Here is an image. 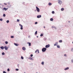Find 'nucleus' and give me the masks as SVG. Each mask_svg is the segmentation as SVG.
<instances>
[{
    "label": "nucleus",
    "mask_w": 73,
    "mask_h": 73,
    "mask_svg": "<svg viewBox=\"0 0 73 73\" xmlns=\"http://www.w3.org/2000/svg\"><path fill=\"white\" fill-rule=\"evenodd\" d=\"M1 49H4V47L2 46L1 47Z\"/></svg>",
    "instance_id": "2eb2a0df"
},
{
    "label": "nucleus",
    "mask_w": 73,
    "mask_h": 73,
    "mask_svg": "<svg viewBox=\"0 0 73 73\" xmlns=\"http://www.w3.org/2000/svg\"><path fill=\"white\" fill-rule=\"evenodd\" d=\"M11 38H14V36H11Z\"/></svg>",
    "instance_id": "cd10ccee"
},
{
    "label": "nucleus",
    "mask_w": 73,
    "mask_h": 73,
    "mask_svg": "<svg viewBox=\"0 0 73 73\" xmlns=\"http://www.w3.org/2000/svg\"><path fill=\"white\" fill-rule=\"evenodd\" d=\"M29 59H30V60H32V58L30 57L29 58Z\"/></svg>",
    "instance_id": "72a5a7b5"
},
{
    "label": "nucleus",
    "mask_w": 73,
    "mask_h": 73,
    "mask_svg": "<svg viewBox=\"0 0 73 73\" xmlns=\"http://www.w3.org/2000/svg\"><path fill=\"white\" fill-rule=\"evenodd\" d=\"M59 42H62V40H59Z\"/></svg>",
    "instance_id": "412c9836"
},
{
    "label": "nucleus",
    "mask_w": 73,
    "mask_h": 73,
    "mask_svg": "<svg viewBox=\"0 0 73 73\" xmlns=\"http://www.w3.org/2000/svg\"><path fill=\"white\" fill-rule=\"evenodd\" d=\"M37 24V22H36L35 23V24Z\"/></svg>",
    "instance_id": "58836bf2"
},
{
    "label": "nucleus",
    "mask_w": 73,
    "mask_h": 73,
    "mask_svg": "<svg viewBox=\"0 0 73 73\" xmlns=\"http://www.w3.org/2000/svg\"><path fill=\"white\" fill-rule=\"evenodd\" d=\"M22 49H23V50H26L25 47H23V48H22Z\"/></svg>",
    "instance_id": "ddd939ff"
},
{
    "label": "nucleus",
    "mask_w": 73,
    "mask_h": 73,
    "mask_svg": "<svg viewBox=\"0 0 73 73\" xmlns=\"http://www.w3.org/2000/svg\"><path fill=\"white\" fill-rule=\"evenodd\" d=\"M5 54V53H4V52H2V55H4Z\"/></svg>",
    "instance_id": "b1692460"
},
{
    "label": "nucleus",
    "mask_w": 73,
    "mask_h": 73,
    "mask_svg": "<svg viewBox=\"0 0 73 73\" xmlns=\"http://www.w3.org/2000/svg\"><path fill=\"white\" fill-rule=\"evenodd\" d=\"M73 61L72 60V62H73Z\"/></svg>",
    "instance_id": "de8ad7c7"
},
{
    "label": "nucleus",
    "mask_w": 73,
    "mask_h": 73,
    "mask_svg": "<svg viewBox=\"0 0 73 73\" xmlns=\"http://www.w3.org/2000/svg\"><path fill=\"white\" fill-rule=\"evenodd\" d=\"M35 35H37V31H36L35 32Z\"/></svg>",
    "instance_id": "4be33fe9"
},
{
    "label": "nucleus",
    "mask_w": 73,
    "mask_h": 73,
    "mask_svg": "<svg viewBox=\"0 0 73 73\" xmlns=\"http://www.w3.org/2000/svg\"><path fill=\"white\" fill-rule=\"evenodd\" d=\"M44 62H42V64L43 65H44Z\"/></svg>",
    "instance_id": "393cba45"
},
{
    "label": "nucleus",
    "mask_w": 73,
    "mask_h": 73,
    "mask_svg": "<svg viewBox=\"0 0 73 73\" xmlns=\"http://www.w3.org/2000/svg\"><path fill=\"white\" fill-rule=\"evenodd\" d=\"M9 70H9V69L8 68V69H7V71H8V72H9Z\"/></svg>",
    "instance_id": "f704fd0d"
},
{
    "label": "nucleus",
    "mask_w": 73,
    "mask_h": 73,
    "mask_svg": "<svg viewBox=\"0 0 73 73\" xmlns=\"http://www.w3.org/2000/svg\"><path fill=\"white\" fill-rule=\"evenodd\" d=\"M57 48H60V47L59 45H57Z\"/></svg>",
    "instance_id": "a211bd4d"
},
{
    "label": "nucleus",
    "mask_w": 73,
    "mask_h": 73,
    "mask_svg": "<svg viewBox=\"0 0 73 73\" xmlns=\"http://www.w3.org/2000/svg\"><path fill=\"white\" fill-rule=\"evenodd\" d=\"M4 4L5 5H7V4L6 3H4Z\"/></svg>",
    "instance_id": "c756f323"
},
{
    "label": "nucleus",
    "mask_w": 73,
    "mask_h": 73,
    "mask_svg": "<svg viewBox=\"0 0 73 73\" xmlns=\"http://www.w3.org/2000/svg\"><path fill=\"white\" fill-rule=\"evenodd\" d=\"M14 44L15 45V46H18V45H19V44H16V43H14Z\"/></svg>",
    "instance_id": "4468645a"
},
{
    "label": "nucleus",
    "mask_w": 73,
    "mask_h": 73,
    "mask_svg": "<svg viewBox=\"0 0 73 73\" xmlns=\"http://www.w3.org/2000/svg\"><path fill=\"white\" fill-rule=\"evenodd\" d=\"M68 69H69V67H67L64 69V70H68Z\"/></svg>",
    "instance_id": "dca6fc26"
},
{
    "label": "nucleus",
    "mask_w": 73,
    "mask_h": 73,
    "mask_svg": "<svg viewBox=\"0 0 73 73\" xmlns=\"http://www.w3.org/2000/svg\"><path fill=\"white\" fill-rule=\"evenodd\" d=\"M36 8L37 11L38 12H40V9L39 8H38L37 7H36Z\"/></svg>",
    "instance_id": "7ed1b4c3"
},
{
    "label": "nucleus",
    "mask_w": 73,
    "mask_h": 73,
    "mask_svg": "<svg viewBox=\"0 0 73 73\" xmlns=\"http://www.w3.org/2000/svg\"><path fill=\"white\" fill-rule=\"evenodd\" d=\"M35 52L36 53H37V52H38V53H39V50H36Z\"/></svg>",
    "instance_id": "1a4fd4ad"
},
{
    "label": "nucleus",
    "mask_w": 73,
    "mask_h": 73,
    "mask_svg": "<svg viewBox=\"0 0 73 73\" xmlns=\"http://www.w3.org/2000/svg\"><path fill=\"white\" fill-rule=\"evenodd\" d=\"M8 4H9V5H8V7H10L11 6V5H10V3H8Z\"/></svg>",
    "instance_id": "423d86ee"
},
{
    "label": "nucleus",
    "mask_w": 73,
    "mask_h": 73,
    "mask_svg": "<svg viewBox=\"0 0 73 73\" xmlns=\"http://www.w3.org/2000/svg\"><path fill=\"white\" fill-rule=\"evenodd\" d=\"M52 13L53 14H54V11H52Z\"/></svg>",
    "instance_id": "7c9ffc66"
},
{
    "label": "nucleus",
    "mask_w": 73,
    "mask_h": 73,
    "mask_svg": "<svg viewBox=\"0 0 73 73\" xmlns=\"http://www.w3.org/2000/svg\"><path fill=\"white\" fill-rule=\"evenodd\" d=\"M46 50V48H43L42 49V51L43 52H45Z\"/></svg>",
    "instance_id": "f257e3e1"
},
{
    "label": "nucleus",
    "mask_w": 73,
    "mask_h": 73,
    "mask_svg": "<svg viewBox=\"0 0 73 73\" xmlns=\"http://www.w3.org/2000/svg\"><path fill=\"white\" fill-rule=\"evenodd\" d=\"M58 44V42H56L55 43V44H54V46H56Z\"/></svg>",
    "instance_id": "9b49d317"
},
{
    "label": "nucleus",
    "mask_w": 73,
    "mask_h": 73,
    "mask_svg": "<svg viewBox=\"0 0 73 73\" xmlns=\"http://www.w3.org/2000/svg\"><path fill=\"white\" fill-rule=\"evenodd\" d=\"M50 47V45L49 44L46 45L45 46V48H49V47Z\"/></svg>",
    "instance_id": "20e7f679"
},
{
    "label": "nucleus",
    "mask_w": 73,
    "mask_h": 73,
    "mask_svg": "<svg viewBox=\"0 0 73 73\" xmlns=\"http://www.w3.org/2000/svg\"><path fill=\"white\" fill-rule=\"evenodd\" d=\"M19 25L21 27V29L22 30H23V25H21L20 24H19Z\"/></svg>",
    "instance_id": "39448f33"
},
{
    "label": "nucleus",
    "mask_w": 73,
    "mask_h": 73,
    "mask_svg": "<svg viewBox=\"0 0 73 73\" xmlns=\"http://www.w3.org/2000/svg\"><path fill=\"white\" fill-rule=\"evenodd\" d=\"M30 56H31V57H33V54H31Z\"/></svg>",
    "instance_id": "4c0bfd02"
},
{
    "label": "nucleus",
    "mask_w": 73,
    "mask_h": 73,
    "mask_svg": "<svg viewBox=\"0 0 73 73\" xmlns=\"http://www.w3.org/2000/svg\"><path fill=\"white\" fill-rule=\"evenodd\" d=\"M52 4L50 3H48V5L50 6L52 5Z\"/></svg>",
    "instance_id": "f3484780"
},
{
    "label": "nucleus",
    "mask_w": 73,
    "mask_h": 73,
    "mask_svg": "<svg viewBox=\"0 0 73 73\" xmlns=\"http://www.w3.org/2000/svg\"><path fill=\"white\" fill-rule=\"evenodd\" d=\"M58 3L60 4V5H61V4L62 3V1L60 0H58Z\"/></svg>",
    "instance_id": "f03ea898"
},
{
    "label": "nucleus",
    "mask_w": 73,
    "mask_h": 73,
    "mask_svg": "<svg viewBox=\"0 0 73 73\" xmlns=\"http://www.w3.org/2000/svg\"><path fill=\"white\" fill-rule=\"evenodd\" d=\"M17 21H18V22H19L20 21V20L18 19H17Z\"/></svg>",
    "instance_id": "bb28decb"
},
{
    "label": "nucleus",
    "mask_w": 73,
    "mask_h": 73,
    "mask_svg": "<svg viewBox=\"0 0 73 73\" xmlns=\"http://www.w3.org/2000/svg\"><path fill=\"white\" fill-rule=\"evenodd\" d=\"M52 28H54V27L52 26Z\"/></svg>",
    "instance_id": "c03bdc74"
},
{
    "label": "nucleus",
    "mask_w": 73,
    "mask_h": 73,
    "mask_svg": "<svg viewBox=\"0 0 73 73\" xmlns=\"http://www.w3.org/2000/svg\"><path fill=\"white\" fill-rule=\"evenodd\" d=\"M4 48L5 49V50H8V47L7 46H5Z\"/></svg>",
    "instance_id": "0eeeda50"
},
{
    "label": "nucleus",
    "mask_w": 73,
    "mask_h": 73,
    "mask_svg": "<svg viewBox=\"0 0 73 73\" xmlns=\"http://www.w3.org/2000/svg\"><path fill=\"white\" fill-rule=\"evenodd\" d=\"M9 20H7V23H9Z\"/></svg>",
    "instance_id": "2f4dec72"
},
{
    "label": "nucleus",
    "mask_w": 73,
    "mask_h": 73,
    "mask_svg": "<svg viewBox=\"0 0 73 73\" xmlns=\"http://www.w3.org/2000/svg\"><path fill=\"white\" fill-rule=\"evenodd\" d=\"M72 44H73V42H72Z\"/></svg>",
    "instance_id": "09e8293b"
},
{
    "label": "nucleus",
    "mask_w": 73,
    "mask_h": 73,
    "mask_svg": "<svg viewBox=\"0 0 73 73\" xmlns=\"http://www.w3.org/2000/svg\"><path fill=\"white\" fill-rule=\"evenodd\" d=\"M50 21H53V18H51L50 19Z\"/></svg>",
    "instance_id": "aec40b11"
},
{
    "label": "nucleus",
    "mask_w": 73,
    "mask_h": 73,
    "mask_svg": "<svg viewBox=\"0 0 73 73\" xmlns=\"http://www.w3.org/2000/svg\"><path fill=\"white\" fill-rule=\"evenodd\" d=\"M3 73H7V72H6L5 71H3Z\"/></svg>",
    "instance_id": "ea45409f"
},
{
    "label": "nucleus",
    "mask_w": 73,
    "mask_h": 73,
    "mask_svg": "<svg viewBox=\"0 0 73 73\" xmlns=\"http://www.w3.org/2000/svg\"><path fill=\"white\" fill-rule=\"evenodd\" d=\"M27 44H29V46H31V43L29 42H27Z\"/></svg>",
    "instance_id": "f8f14e48"
},
{
    "label": "nucleus",
    "mask_w": 73,
    "mask_h": 73,
    "mask_svg": "<svg viewBox=\"0 0 73 73\" xmlns=\"http://www.w3.org/2000/svg\"><path fill=\"white\" fill-rule=\"evenodd\" d=\"M3 10H5V11H7L8 10V8H5L4 7L3 8Z\"/></svg>",
    "instance_id": "9d476101"
},
{
    "label": "nucleus",
    "mask_w": 73,
    "mask_h": 73,
    "mask_svg": "<svg viewBox=\"0 0 73 73\" xmlns=\"http://www.w3.org/2000/svg\"><path fill=\"white\" fill-rule=\"evenodd\" d=\"M21 59H24V57H23V56H21Z\"/></svg>",
    "instance_id": "c85d7f7f"
},
{
    "label": "nucleus",
    "mask_w": 73,
    "mask_h": 73,
    "mask_svg": "<svg viewBox=\"0 0 73 73\" xmlns=\"http://www.w3.org/2000/svg\"><path fill=\"white\" fill-rule=\"evenodd\" d=\"M37 37H38V36H37Z\"/></svg>",
    "instance_id": "49530a36"
},
{
    "label": "nucleus",
    "mask_w": 73,
    "mask_h": 73,
    "mask_svg": "<svg viewBox=\"0 0 73 73\" xmlns=\"http://www.w3.org/2000/svg\"><path fill=\"white\" fill-rule=\"evenodd\" d=\"M73 48H72V51H73Z\"/></svg>",
    "instance_id": "a19ab883"
},
{
    "label": "nucleus",
    "mask_w": 73,
    "mask_h": 73,
    "mask_svg": "<svg viewBox=\"0 0 73 73\" xmlns=\"http://www.w3.org/2000/svg\"><path fill=\"white\" fill-rule=\"evenodd\" d=\"M64 56H66V54H65L64 55Z\"/></svg>",
    "instance_id": "37998d69"
},
{
    "label": "nucleus",
    "mask_w": 73,
    "mask_h": 73,
    "mask_svg": "<svg viewBox=\"0 0 73 73\" xmlns=\"http://www.w3.org/2000/svg\"><path fill=\"white\" fill-rule=\"evenodd\" d=\"M24 73H25V72Z\"/></svg>",
    "instance_id": "8fccbe9b"
},
{
    "label": "nucleus",
    "mask_w": 73,
    "mask_h": 73,
    "mask_svg": "<svg viewBox=\"0 0 73 73\" xmlns=\"http://www.w3.org/2000/svg\"><path fill=\"white\" fill-rule=\"evenodd\" d=\"M64 8H62L61 9V11H64Z\"/></svg>",
    "instance_id": "6ab92c4d"
},
{
    "label": "nucleus",
    "mask_w": 73,
    "mask_h": 73,
    "mask_svg": "<svg viewBox=\"0 0 73 73\" xmlns=\"http://www.w3.org/2000/svg\"><path fill=\"white\" fill-rule=\"evenodd\" d=\"M44 28H45V26H44Z\"/></svg>",
    "instance_id": "a18cd8bd"
},
{
    "label": "nucleus",
    "mask_w": 73,
    "mask_h": 73,
    "mask_svg": "<svg viewBox=\"0 0 73 73\" xmlns=\"http://www.w3.org/2000/svg\"><path fill=\"white\" fill-rule=\"evenodd\" d=\"M16 71H18L19 70V69H16Z\"/></svg>",
    "instance_id": "c9c22d12"
},
{
    "label": "nucleus",
    "mask_w": 73,
    "mask_h": 73,
    "mask_svg": "<svg viewBox=\"0 0 73 73\" xmlns=\"http://www.w3.org/2000/svg\"><path fill=\"white\" fill-rule=\"evenodd\" d=\"M41 17V15H38L37 16V18H40V17Z\"/></svg>",
    "instance_id": "6e6552de"
},
{
    "label": "nucleus",
    "mask_w": 73,
    "mask_h": 73,
    "mask_svg": "<svg viewBox=\"0 0 73 73\" xmlns=\"http://www.w3.org/2000/svg\"><path fill=\"white\" fill-rule=\"evenodd\" d=\"M18 67H19V64L18 65Z\"/></svg>",
    "instance_id": "79ce46f5"
},
{
    "label": "nucleus",
    "mask_w": 73,
    "mask_h": 73,
    "mask_svg": "<svg viewBox=\"0 0 73 73\" xmlns=\"http://www.w3.org/2000/svg\"><path fill=\"white\" fill-rule=\"evenodd\" d=\"M0 21H2L3 20V19H0Z\"/></svg>",
    "instance_id": "e433bc0d"
},
{
    "label": "nucleus",
    "mask_w": 73,
    "mask_h": 73,
    "mask_svg": "<svg viewBox=\"0 0 73 73\" xmlns=\"http://www.w3.org/2000/svg\"><path fill=\"white\" fill-rule=\"evenodd\" d=\"M3 17H5V14H3Z\"/></svg>",
    "instance_id": "a878e982"
},
{
    "label": "nucleus",
    "mask_w": 73,
    "mask_h": 73,
    "mask_svg": "<svg viewBox=\"0 0 73 73\" xmlns=\"http://www.w3.org/2000/svg\"><path fill=\"white\" fill-rule=\"evenodd\" d=\"M40 36L42 37V36H43V34H42L40 35Z\"/></svg>",
    "instance_id": "5701e85b"
},
{
    "label": "nucleus",
    "mask_w": 73,
    "mask_h": 73,
    "mask_svg": "<svg viewBox=\"0 0 73 73\" xmlns=\"http://www.w3.org/2000/svg\"><path fill=\"white\" fill-rule=\"evenodd\" d=\"M5 43V44H8V42L7 41H6Z\"/></svg>",
    "instance_id": "473e14b6"
}]
</instances>
